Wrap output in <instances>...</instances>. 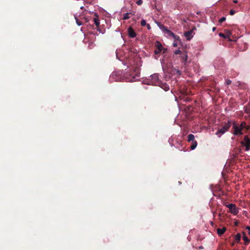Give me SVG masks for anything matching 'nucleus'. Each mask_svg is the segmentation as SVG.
<instances>
[{
    "label": "nucleus",
    "instance_id": "nucleus-8",
    "mask_svg": "<svg viewBox=\"0 0 250 250\" xmlns=\"http://www.w3.org/2000/svg\"><path fill=\"white\" fill-rule=\"evenodd\" d=\"M168 36H171L175 40H179V36L175 35L173 32H172L171 31L169 30L168 29L167 30V31L166 32Z\"/></svg>",
    "mask_w": 250,
    "mask_h": 250
},
{
    "label": "nucleus",
    "instance_id": "nucleus-29",
    "mask_svg": "<svg viewBox=\"0 0 250 250\" xmlns=\"http://www.w3.org/2000/svg\"><path fill=\"white\" fill-rule=\"evenodd\" d=\"M246 229L249 230V234L250 235V226H247L246 227Z\"/></svg>",
    "mask_w": 250,
    "mask_h": 250
},
{
    "label": "nucleus",
    "instance_id": "nucleus-21",
    "mask_svg": "<svg viewBox=\"0 0 250 250\" xmlns=\"http://www.w3.org/2000/svg\"><path fill=\"white\" fill-rule=\"evenodd\" d=\"M151 77H152L153 79H154L155 80H157L158 79V76L156 74L151 75Z\"/></svg>",
    "mask_w": 250,
    "mask_h": 250
},
{
    "label": "nucleus",
    "instance_id": "nucleus-11",
    "mask_svg": "<svg viewBox=\"0 0 250 250\" xmlns=\"http://www.w3.org/2000/svg\"><path fill=\"white\" fill-rule=\"evenodd\" d=\"M188 142L195 141L194 140V136L192 134H189L188 137Z\"/></svg>",
    "mask_w": 250,
    "mask_h": 250
},
{
    "label": "nucleus",
    "instance_id": "nucleus-1",
    "mask_svg": "<svg viewBox=\"0 0 250 250\" xmlns=\"http://www.w3.org/2000/svg\"><path fill=\"white\" fill-rule=\"evenodd\" d=\"M230 127V123L229 121L226 124L221 128L219 129L216 132L215 134L219 137H220L221 135L224 134L226 131H227Z\"/></svg>",
    "mask_w": 250,
    "mask_h": 250
},
{
    "label": "nucleus",
    "instance_id": "nucleus-7",
    "mask_svg": "<svg viewBox=\"0 0 250 250\" xmlns=\"http://www.w3.org/2000/svg\"><path fill=\"white\" fill-rule=\"evenodd\" d=\"M127 32H128V36L130 38H134L136 36V34L135 32L134 31L133 29L131 27H129L128 28Z\"/></svg>",
    "mask_w": 250,
    "mask_h": 250
},
{
    "label": "nucleus",
    "instance_id": "nucleus-4",
    "mask_svg": "<svg viewBox=\"0 0 250 250\" xmlns=\"http://www.w3.org/2000/svg\"><path fill=\"white\" fill-rule=\"evenodd\" d=\"M241 144L245 146L246 151H248L250 147V139L247 136H245L244 141L241 142Z\"/></svg>",
    "mask_w": 250,
    "mask_h": 250
},
{
    "label": "nucleus",
    "instance_id": "nucleus-2",
    "mask_svg": "<svg viewBox=\"0 0 250 250\" xmlns=\"http://www.w3.org/2000/svg\"><path fill=\"white\" fill-rule=\"evenodd\" d=\"M227 207L229 209V212L234 215H236L238 212V210L236 207V205L233 204H230L226 205Z\"/></svg>",
    "mask_w": 250,
    "mask_h": 250
},
{
    "label": "nucleus",
    "instance_id": "nucleus-13",
    "mask_svg": "<svg viewBox=\"0 0 250 250\" xmlns=\"http://www.w3.org/2000/svg\"><path fill=\"white\" fill-rule=\"evenodd\" d=\"M159 26V28H160V29L164 32H166V31H167V30L168 29L167 28V27H166V26H165L164 25H162V24H158Z\"/></svg>",
    "mask_w": 250,
    "mask_h": 250
},
{
    "label": "nucleus",
    "instance_id": "nucleus-3",
    "mask_svg": "<svg viewBox=\"0 0 250 250\" xmlns=\"http://www.w3.org/2000/svg\"><path fill=\"white\" fill-rule=\"evenodd\" d=\"M233 128L234 129L233 134L235 135H241L243 134L242 132V127H239L235 123L233 124Z\"/></svg>",
    "mask_w": 250,
    "mask_h": 250
},
{
    "label": "nucleus",
    "instance_id": "nucleus-9",
    "mask_svg": "<svg viewBox=\"0 0 250 250\" xmlns=\"http://www.w3.org/2000/svg\"><path fill=\"white\" fill-rule=\"evenodd\" d=\"M95 17L93 19L94 22L97 27H99L100 25V21L98 19V15L97 13H94Z\"/></svg>",
    "mask_w": 250,
    "mask_h": 250
},
{
    "label": "nucleus",
    "instance_id": "nucleus-26",
    "mask_svg": "<svg viewBox=\"0 0 250 250\" xmlns=\"http://www.w3.org/2000/svg\"><path fill=\"white\" fill-rule=\"evenodd\" d=\"M245 123L244 122H242L241 125H239V127H242V129L244 127L245 125Z\"/></svg>",
    "mask_w": 250,
    "mask_h": 250
},
{
    "label": "nucleus",
    "instance_id": "nucleus-31",
    "mask_svg": "<svg viewBox=\"0 0 250 250\" xmlns=\"http://www.w3.org/2000/svg\"><path fill=\"white\" fill-rule=\"evenodd\" d=\"M173 46L174 47H177V43H175V42H174L173 44Z\"/></svg>",
    "mask_w": 250,
    "mask_h": 250
},
{
    "label": "nucleus",
    "instance_id": "nucleus-25",
    "mask_svg": "<svg viewBox=\"0 0 250 250\" xmlns=\"http://www.w3.org/2000/svg\"><path fill=\"white\" fill-rule=\"evenodd\" d=\"M231 83V81L229 80H226V84L227 85L230 84Z\"/></svg>",
    "mask_w": 250,
    "mask_h": 250
},
{
    "label": "nucleus",
    "instance_id": "nucleus-12",
    "mask_svg": "<svg viewBox=\"0 0 250 250\" xmlns=\"http://www.w3.org/2000/svg\"><path fill=\"white\" fill-rule=\"evenodd\" d=\"M191 144H191V145L190 146V149L191 150H193V149H194L196 147V146H197V143L195 141H192Z\"/></svg>",
    "mask_w": 250,
    "mask_h": 250
},
{
    "label": "nucleus",
    "instance_id": "nucleus-18",
    "mask_svg": "<svg viewBox=\"0 0 250 250\" xmlns=\"http://www.w3.org/2000/svg\"><path fill=\"white\" fill-rule=\"evenodd\" d=\"M130 18V17L129 16V13H126L124 14L123 19L124 20H127Z\"/></svg>",
    "mask_w": 250,
    "mask_h": 250
},
{
    "label": "nucleus",
    "instance_id": "nucleus-17",
    "mask_svg": "<svg viewBox=\"0 0 250 250\" xmlns=\"http://www.w3.org/2000/svg\"><path fill=\"white\" fill-rule=\"evenodd\" d=\"M235 240L237 241H239L241 239V235L239 233H238L235 237Z\"/></svg>",
    "mask_w": 250,
    "mask_h": 250
},
{
    "label": "nucleus",
    "instance_id": "nucleus-27",
    "mask_svg": "<svg viewBox=\"0 0 250 250\" xmlns=\"http://www.w3.org/2000/svg\"><path fill=\"white\" fill-rule=\"evenodd\" d=\"M235 13V11L233 10H231L229 12V14L231 15H233Z\"/></svg>",
    "mask_w": 250,
    "mask_h": 250
},
{
    "label": "nucleus",
    "instance_id": "nucleus-33",
    "mask_svg": "<svg viewBox=\"0 0 250 250\" xmlns=\"http://www.w3.org/2000/svg\"><path fill=\"white\" fill-rule=\"evenodd\" d=\"M233 3H236L237 2V0H234L233 1Z\"/></svg>",
    "mask_w": 250,
    "mask_h": 250
},
{
    "label": "nucleus",
    "instance_id": "nucleus-5",
    "mask_svg": "<svg viewBox=\"0 0 250 250\" xmlns=\"http://www.w3.org/2000/svg\"><path fill=\"white\" fill-rule=\"evenodd\" d=\"M155 45L157 49L154 51V53L156 54H159L163 49V47L162 44L158 41L156 42Z\"/></svg>",
    "mask_w": 250,
    "mask_h": 250
},
{
    "label": "nucleus",
    "instance_id": "nucleus-28",
    "mask_svg": "<svg viewBox=\"0 0 250 250\" xmlns=\"http://www.w3.org/2000/svg\"><path fill=\"white\" fill-rule=\"evenodd\" d=\"M219 36L223 37L224 38H226V36L223 33H220L219 34Z\"/></svg>",
    "mask_w": 250,
    "mask_h": 250
},
{
    "label": "nucleus",
    "instance_id": "nucleus-30",
    "mask_svg": "<svg viewBox=\"0 0 250 250\" xmlns=\"http://www.w3.org/2000/svg\"><path fill=\"white\" fill-rule=\"evenodd\" d=\"M146 25H147V29H148V30L150 29L151 27H150V25L148 24H147Z\"/></svg>",
    "mask_w": 250,
    "mask_h": 250
},
{
    "label": "nucleus",
    "instance_id": "nucleus-20",
    "mask_svg": "<svg viewBox=\"0 0 250 250\" xmlns=\"http://www.w3.org/2000/svg\"><path fill=\"white\" fill-rule=\"evenodd\" d=\"M165 91H167L169 89V87L167 84H164L163 87H162Z\"/></svg>",
    "mask_w": 250,
    "mask_h": 250
},
{
    "label": "nucleus",
    "instance_id": "nucleus-23",
    "mask_svg": "<svg viewBox=\"0 0 250 250\" xmlns=\"http://www.w3.org/2000/svg\"><path fill=\"white\" fill-rule=\"evenodd\" d=\"M181 53V51L179 49H178V50H176L175 51H174V54H176V55H177V54H179Z\"/></svg>",
    "mask_w": 250,
    "mask_h": 250
},
{
    "label": "nucleus",
    "instance_id": "nucleus-6",
    "mask_svg": "<svg viewBox=\"0 0 250 250\" xmlns=\"http://www.w3.org/2000/svg\"><path fill=\"white\" fill-rule=\"evenodd\" d=\"M195 29V28H193L192 30L190 31H188L185 33V36L186 37L187 40L188 41H190L193 37V30Z\"/></svg>",
    "mask_w": 250,
    "mask_h": 250
},
{
    "label": "nucleus",
    "instance_id": "nucleus-19",
    "mask_svg": "<svg viewBox=\"0 0 250 250\" xmlns=\"http://www.w3.org/2000/svg\"><path fill=\"white\" fill-rule=\"evenodd\" d=\"M141 25L142 26H145L146 25V21L145 20H142L141 21Z\"/></svg>",
    "mask_w": 250,
    "mask_h": 250
},
{
    "label": "nucleus",
    "instance_id": "nucleus-24",
    "mask_svg": "<svg viewBox=\"0 0 250 250\" xmlns=\"http://www.w3.org/2000/svg\"><path fill=\"white\" fill-rule=\"evenodd\" d=\"M143 3V1L142 0H138L137 2H136V3L137 4L139 5H140L142 4Z\"/></svg>",
    "mask_w": 250,
    "mask_h": 250
},
{
    "label": "nucleus",
    "instance_id": "nucleus-10",
    "mask_svg": "<svg viewBox=\"0 0 250 250\" xmlns=\"http://www.w3.org/2000/svg\"><path fill=\"white\" fill-rule=\"evenodd\" d=\"M226 230V228L224 227L222 229H217V233L219 235H222Z\"/></svg>",
    "mask_w": 250,
    "mask_h": 250
},
{
    "label": "nucleus",
    "instance_id": "nucleus-15",
    "mask_svg": "<svg viewBox=\"0 0 250 250\" xmlns=\"http://www.w3.org/2000/svg\"><path fill=\"white\" fill-rule=\"evenodd\" d=\"M181 58L184 61V62H187V60H188V55H187V53L186 52H185L184 54H183L182 55V56H181Z\"/></svg>",
    "mask_w": 250,
    "mask_h": 250
},
{
    "label": "nucleus",
    "instance_id": "nucleus-32",
    "mask_svg": "<svg viewBox=\"0 0 250 250\" xmlns=\"http://www.w3.org/2000/svg\"><path fill=\"white\" fill-rule=\"evenodd\" d=\"M215 30H216V27H214L212 28V31H214Z\"/></svg>",
    "mask_w": 250,
    "mask_h": 250
},
{
    "label": "nucleus",
    "instance_id": "nucleus-22",
    "mask_svg": "<svg viewBox=\"0 0 250 250\" xmlns=\"http://www.w3.org/2000/svg\"><path fill=\"white\" fill-rule=\"evenodd\" d=\"M226 18L224 17H222L219 21V22L221 23L226 20Z\"/></svg>",
    "mask_w": 250,
    "mask_h": 250
},
{
    "label": "nucleus",
    "instance_id": "nucleus-14",
    "mask_svg": "<svg viewBox=\"0 0 250 250\" xmlns=\"http://www.w3.org/2000/svg\"><path fill=\"white\" fill-rule=\"evenodd\" d=\"M243 239L245 241V244L247 245L250 242V240L248 238V237L246 236L245 233H243Z\"/></svg>",
    "mask_w": 250,
    "mask_h": 250
},
{
    "label": "nucleus",
    "instance_id": "nucleus-16",
    "mask_svg": "<svg viewBox=\"0 0 250 250\" xmlns=\"http://www.w3.org/2000/svg\"><path fill=\"white\" fill-rule=\"evenodd\" d=\"M75 19L78 25L81 26L82 25V22L78 20L76 16H75Z\"/></svg>",
    "mask_w": 250,
    "mask_h": 250
}]
</instances>
